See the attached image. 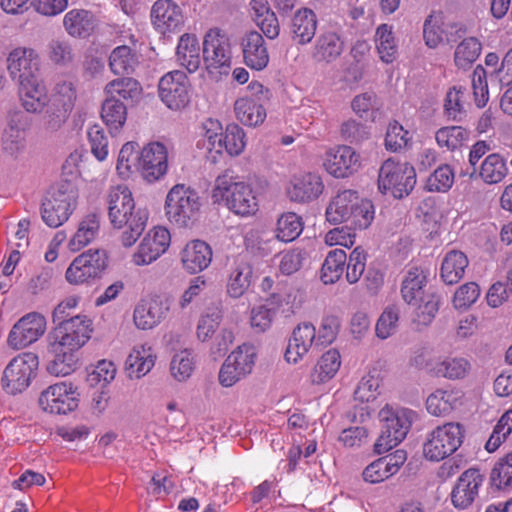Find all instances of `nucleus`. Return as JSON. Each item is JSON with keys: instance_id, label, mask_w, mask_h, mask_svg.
Here are the masks:
<instances>
[{"instance_id": "79ce46f5", "label": "nucleus", "mask_w": 512, "mask_h": 512, "mask_svg": "<svg viewBox=\"0 0 512 512\" xmlns=\"http://www.w3.org/2000/svg\"><path fill=\"white\" fill-rule=\"evenodd\" d=\"M341 365L340 354L335 349L325 352L312 369L309 378L313 384H322L332 379Z\"/></svg>"}, {"instance_id": "393cba45", "label": "nucleus", "mask_w": 512, "mask_h": 512, "mask_svg": "<svg viewBox=\"0 0 512 512\" xmlns=\"http://www.w3.org/2000/svg\"><path fill=\"white\" fill-rule=\"evenodd\" d=\"M244 63L251 69L261 71L269 63V53L262 35L256 31L245 34L241 39Z\"/></svg>"}, {"instance_id": "9d476101", "label": "nucleus", "mask_w": 512, "mask_h": 512, "mask_svg": "<svg viewBox=\"0 0 512 512\" xmlns=\"http://www.w3.org/2000/svg\"><path fill=\"white\" fill-rule=\"evenodd\" d=\"M106 266L107 258L104 251L88 250L71 262L65 278L72 285L87 284L100 278Z\"/></svg>"}, {"instance_id": "f3484780", "label": "nucleus", "mask_w": 512, "mask_h": 512, "mask_svg": "<svg viewBox=\"0 0 512 512\" xmlns=\"http://www.w3.org/2000/svg\"><path fill=\"white\" fill-rule=\"evenodd\" d=\"M7 70L17 84L40 76V58L30 47H16L7 57Z\"/></svg>"}, {"instance_id": "412c9836", "label": "nucleus", "mask_w": 512, "mask_h": 512, "mask_svg": "<svg viewBox=\"0 0 512 512\" xmlns=\"http://www.w3.org/2000/svg\"><path fill=\"white\" fill-rule=\"evenodd\" d=\"M169 308L168 299L159 296L143 299L134 308L133 322L140 330H151L166 318Z\"/></svg>"}, {"instance_id": "f257e3e1", "label": "nucleus", "mask_w": 512, "mask_h": 512, "mask_svg": "<svg viewBox=\"0 0 512 512\" xmlns=\"http://www.w3.org/2000/svg\"><path fill=\"white\" fill-rule=\"evenodd\" d=\"M373 203L354 190L338 192L329 202L325 216L331 224L348 223L354 229L368 228L374 219Z\"/></svg>"}, {"instance_id": "338daca9", "label": "nucleus", "mask_w": 512, "mask_h": 512, "mask_svg": "<svg viewBox=\"0 0 512 512\" xmlns=\"http://www.w3.org/2000/svg\"><path fill=\"white\" fill-rule=\"evenodd\" d=\"M366 253L361 247H356L349 255L346 269V280L350 284L357 283L366 267Z\"/></svg>"}, {"instance_id": "e433bc0d", "label": "nucleus", "mask_w": 512, "mask_h": 512, "mask_svg": "<svg viewBox=\"0 0 512 512\" xmlns=\"http://www.w3.org/2000/svg\"><path fill=\"white\" fill-rule=\"evenodd\" d=\"M63 25L69 35L85 38L94 31L96 19L87 10L72 9L65 14Z\"/></svg>"}, {"instance_id": "423d86ee", "label": "nucleus", "mask_w": 512, "mask_h": 512, "mask_svg": "<svg viewBox=\"0 0 512 512\" xmlns=\"http://www.w3.org/2000/svg\"><path fill=\"white\" fill-rule=\"evenodd\" d=\"M464 430L459 423L438 425L426 434L423 455L432 462H440L455 453L463 443Z\"/></svg>"}, {"instance_id": "72a5a7b5", "label": "nucleus", "mask_w": 512, "mask_h": 512, "mask_svg": "<svg viewBox=\"0 0 512 512\" xmlns=\"http://www.w3.org/2000/svg\"><path fill=\"white\" fill-rule=\"evenodd\" d=\"M148 221V212L138 208L128 214L121 225H112L116 229H124L120 236L122 246L132 247L144 232Z\"/></svg>"}, {"instance_id": "8fccbe9b", "label": "nucleus", "mask_w": 512, "mask_h": 512, "mask_svg": "<svg viewBox=\"0 0 512 512\" xmlns=\"http://www.w3.org/2000/svg\"><path fill=\"white\" fill-rule=\"evenodd\" d=\"M426 282V276L420 268H411L405 276L401 293L403 299L408 303L412 304L421 298L423 294V287Z\"/></svg>"}, {"instance_id": "cd10ccee", "label": "nucleus", "mask_w": 512, "mask_h": 512, "mask_svg": "<svg viewBox=\"0 0 512 512\" xmlns=\"http://www.w3.org/2000/svg\"><path fill=\"white\" fill-rule=\"evenodd\" d=\"M212 261V249L204 241L193 240L188 242L181 251L183 268L195 274L205 270Z\"/></svg>"}, {"instance_id": "09e8293b", "label": "nucleus", "mask_w": 512, "mask_h": 512, "mask_svg": "<svg viewBox=\"0 0 512 512\" xmlns=\"http://www.w3.org/2000/svg\"><path fill=\"white\" fill-rule=\"evenodd\" d=\"M101 117L110 132H117L126 122V106L119 99L107 97L102 105Z\"/></svg>"}, {"instance_id": "864d4df0", "label": "nucleus", "mask_w": 512, "mask_h": 512, "mask_svg": "<svg viewBox=\"0 0 512 512\" xmlns=\"http://www.w3.org/2000/svg\"><path fill=\"white\" fill-rule=\"evenodd\" d=\"M256 356L257 354L254 346L250 344H242L233 350L226 359L230 361L244 377H246L253 370Z\"/></svg>"}, {"instance_id": "6e6552de", "label": "nucleus", "mask_w": 512, "mask_h": 512, "mask_svg": "<svg viewBox=\"0 0 512 512\" xmlns=\"http://www.w3.org/2000/svg\"><path fill=\"white\" fill-rule=\"evenodd\" d=\"M39 367L38 355L22 352L12 358L3 371L1 386L8 394H18L26 390L36 377Z\"/></svg>"}, {"instance_id": "a211bd4d", "label": "nucleus", "mask_w": 512, "mask_h": 512, "mask_svg": "<svg viewBox=\"0 0 512 512\" xmlns=\"http://www.w3.org/2000/svg\"><path fill=\"white\" fill-rule=\"evenodd\" d=\"M325 170L335 178H348L361 168V157L352 147L340 145L325 153Z\"/></svg>"}, {"instance_id": "39448f33", "label": "nucleus", "mask_w": 512, "mask_h": 512, "mask_svg": "<svg viewBox=\"0 0 512 512\" xmlns=\"http://www.w3.org/2000/svg\"><path fill=\"white\" fill-rule=\"evenodd\" d=\"M377 183L381 193L401 199L414 189L416 172L408 162L388 158L379 168Z\"/></svg>"}, {"instance_id": "473e14b6", "label": "nucleus", "mask_w": 512, "mask_h": 512, "mask_svg": "<svg viewBox=\"0 0 512 512\" xmlns=\"http://www.w3.org/2000/svg\"><path fill=\"white\" fill-rule=\"evenodd\" d=\"M317 29L315 13L308 8L299 9L291 20V34L293 40L300 45L311 42Z\"/></svg>"}, {"instance_id": "a18cd8bd", "label": "nucleus", "mask_w": 512, "mask_h": 512, "mask_svg": "<svg viewBox=\"0 0 512 512\" xmlns=\"http://www.w3.org/2000/svg\"><path fill=\"white\" fill-rule=\"evenodd\" d=\"M252 269L246 263H238L232 269L227 280V293L232 298L242 297L251 284Z\"/></svg>"}, {"instance_id": "774afa93", "label": "nucleus", "mask_w": 512, "mask_h": 512, "mask_svg": "<svg viewBox=\"0 0 512 512\" xmlns=\"http://www.w3.org/2000/svg\"><path fill=\"white\" fill-rule=\"evenodd\" d=\"M48 57L56 65L67 66L73 62L74 54L67 41L52 40L48 45Z\"/></svg>"}, {"instance_id": "37998d69", "label": "nucleus", "mask_w": 512, "mask_h": 512, "mask_svg": "<svg viewBox=\"0 0 512 512\" xmlns=\"http://www.w3.org/2000/svg\"><path fill=\"white\" fill-rule=\"evenodd\" d=\"M104 91L109 98L136 101L142 94V87L136 79L124 77L107 83Z\"/></svg>"}, {"instance_id": "6ab92c4d", "label": "nucleus", "mask_w": 512, "mask_h": 512, "mask_svg": "<svg viewBox=\"0 0 512 512\" xmlns=\"http://www.w3.org/2000/svg\"><path fill=\"white\" fill-rule=\"evenodd\" d=\"M29 122L22 113L13 114L1 135V148L4 154L17 158L22 154L27 145V132Z\"/></svg>"}, {"instance_id": "13d9d810", "label": "nucleus", "mask_w": 512, "mask_h": 512, "mask_svg": "<svg viewBox=\"0 0 512 512\" xmlns=\"http://www.w3.org/2000/svg\"><path fill=\"white\" fill-rule=\"evenodd\" d=\"M222 150L230 156H239L246 147V134L244 130L237 124H230L226 127L223 139Z\"/></svg>"}, {"instance_id": "e2e57ef3", "label": "nucleus", "mask_w": 512, "mask_h": 512, "mask_svg": "<svg viewBox=\"0 0 512 512\" xmlns=\"http://www.w3.org/2000/svg\"><path fill=\"white\" fill-rule=\"evenodd\" d=\"M399 322V310L396 306H388L380 315L376 323V335L380 339H387L392 336Z\"/></svg>"}, {"instance_id": "6e6d98bb", "label": "nucleus", "mask_w": 512, "mask_h": 512, "mask_svg": "<svg viewBox=\"0 0 512 512\" xmlns=\"http://www.w3.org/2000/svg\"><path fill=\"white\" fill-rule=\"evenodd\" d=\"M137 148L138 144L135 142H127L122 146L116 165V170L121 177L127 178L133 171H139Z\"/></svg>"}, {"instance_id": "1a4fd4ad", "label": "nucleus", "mask_w": 512, "mask_h": 512, "mask_svg": "<svg viewBox=\"0 0 512 512\" xmlns=\"http://www.w3.org/2000/svg\"><path fill=\"white\" fill-rule=\"evenodd\" d=\"M76 204L77 193L68 184L52 188L42 203V219L49 227H59L69 219Z\"/></svg>"}, {"instance_id": "c03bdc74", "label": "nucleus", "mask_w": 512, "mask_h": 512, "mask_svg": "<svg viewBox=\"0 0 512 512\" xmlns=\"http://www.w3.org/2000/svg\"><path fill=\"white\" fill-rule=\"evenodd\" d=\"M507 173L506 161L498 153L488 155L479 168V176L486 184L500 183Z\"/></svg>"}, {"instance_id": "c756f323", "label": "nucleus", "mask_w": 512, "mask_h": 512, "mask_svg": "<svg viewBox=\"0 0 512 512\" xmlns=\"http://www.w3.org/2000/svg\"><path fill=\"white\" fill-rule=\"evenodd\" d=\"M324 190L321 177L317 174L306 173L294 177L287 192L291 200L309 202L317 199Z\"/></svg>"}, {"instance_id": "9b49d317", "label": "nucleus", "mask_w": 512, "mask_h": 512, "mask_svg": "<svg viewBox=\"0 0 512 512\" xmlns=\"http://www.w3.org/2000/svg\"><path fill=\"white\" fill-rule=\"evenodd\" d=\"M40 408L50 414H67L78 407L79 394L72 383L59 382L50 385L39 396Z\"/></svg>"}, {"instance_id": "bb28decb", "label": "nucleus", "mask_w": 512, "mask_h": 512, "mask_svg": "<svg viewBox=\"0 0 512 512\" xmlns=\"http://www.w3.org/2000/svg\"><path fill=\"white\" fill-rule=\"evenodd\" d=\"M343 37L336 31H323L317 37L312 57L318 63H332L336 61L344 51Z\"/></svg>"}, {"instance_id": "bf43d9fd", "label": "nucleus", "mask_w": 512, "mask_h": 512, "mask_svg": "<svg viewBox=\"0 0 512 512\" xmlns=\"http://www.w3.org/2000/svg\"><path fill=\"white\" fill-rule=\"evenodd\" d=\"M435 138L440 147L453 151L468 139V132L460 126L443 127L436 132Z\"/></svg>"}, {"instance_id": "58836bf2", "label": "nucleus", "mask_w": 512, "mask_h": 512, "mask_svg": "<svg viewBox=\"0 0 512 512\" xmlns=\"http://www.w3.org/2000/svg\"><path fill=\"white\" fill-rule=\"evenodd\" d=\"M138 65V54L127 45L115 47L109 55V67L115 75L132 74Z\"/></svg>"}, {"instance_id": "4c0bfd02", "label": "nucleus", "mask_w": 512, "mask_h": 512, "mask_svg": "<svg viewBox=\"0 0 512 512\" xmlns=\"http://www.w3.org/2000/svg\"><path fill=\"white\" fill-rule=\"evenodd\" d=\"M468 264V258L462 251L447 252L441 265L442 280L449 285L458 283L463 278Z\"/></svg>"}, {"instance_id": "2eb2a0df", "label": "nucleus", "mask_w": 512, "mask_h": 512, "mask_svg": "<svg viewBox=\"0 0 512 512\" xmlns=\"http://www.w3.org/2000/svg\"><path fill=\"white\" fill-rule=\"evenodd\" d=\"M170 233L164 227H155L141 240L136 251L131 255L135 266H147L163 255L170 245Z\"/></svg>"}, {"instance_id": "aec40b11", "label": "nucleus", "mask_w": 512, "mask_h": 512, "mask_svg": "<svg viewBox=\"0 0 512 512\" xmlns=\"http://www.w3.org/2000/svg\"><path fill=\"white\" fill-rule=\"evenodd\" d=\"M483 482L484 477L478 469L464 471L450 493L452 505L459 510L468 509L477 498Z\"/></svg>"}, {"instance_id": "4be33fe9", "label": "nucleus", "mask_w": 512, "mask_h": 512, "mask_svg": "<svg viewBox=\"0 0 512 512\" xmlns=\"http://www.w3.org/2000/svg\"><path fill=\"white\" fill-rule=\"evenodd\" d=\"M151 20L161 34L179 31L184 24L182 10L172 0H157L151 10Z\"/></svg>"}, {"instance_id": "603ef678", "label": "nucleus", "mask_w": 512, "mask_h": 512, "mask_svg": "<svg viewBox=\"0 0 512 512\" xmlns=\"http://www.w3.org/2000/svg\"><path fill=\"white\" fill-rule=\"evenodd\" d=\"M195 369V360L192 351L183 349L174 354L170 363L171 375L179 382L191 377Z\"/></svg>"}, {"instance_id": "f03ea898", "label": "nucleus", "mask_w": 512, "mask_h": 512, "mask_svg": "<svg viewBox=\"0 0 512 512\" xmlns=\"http://www.w3.org/2000/svg\"><path fill=\"white\" fill-rule=\"evenodd\" d=\"M211 197L214 203L223 204L236 215L249 216L258 210L257 196L251 184L229 171L215 179Z\"/></svg>"}, {"instance_id": "c85d7f7f", "label": "nucleus", "mask_w": 512, "mask_h": 512, "mask_svg": "<svg viewBox=\"0 0 512 512\" xmlns=\"http://www.w3.org/2000/svg\"><path fill=\"white\" fill-rule=\"evenodd\" d=\"M156 354L149 344L132 348L125 362V370L130 379H140L148 374L155 365Z\"/></svg>"}, {"instance_id": "a878e982", "label": "nucleus", "mask_w": 512, "mask_h": 512, "mask_svg": "<svg viewBox=\"0 0 512 512\" xmlns=\"http://www.w3.org/2000/svg\"><path fill=\"white\" fill-rule=\"evenodd\" d=\"M108 216L112 225H121L125 217L138 208L125 185L111 187L107 194Z\"/></svg>"}, {"instance_id": "4468645a", "label": "nucleus", "mask_w": 512, "mask_h": 512, "mask_svg": "<svg viewBox=\"0 0 512 512\" xmlns=\"http://www.w3.org/2000/svg\"><path fill=\"white\" fill-rule=\"evenodd\" d=\"M92 321L86 315H76L58 324L53 343L78 351L91 337Z\"/></svg>"}, {"instance_id": "5701e85b", "label": "nucleus", "mask_w": 512, "mask_h": 512, "mask_svg": "<svg viewBox=\"0 0 512 512\" xmlns=\"http://www.w3.org/2000/svg\"><path fill=\"white\" fill-rule=\"evenodd\" d=\"M317 344L315 326L307 322L301 323L292 332L285 351V360L290 364H297Z\"/></svg>"}, {"instance_id": "b1692460", "label": "nucleus", "mask_w": 512, "mask_h": 512, "mask_svg": "<svg viewBox=\"0 0 512 512\" xmlns=\"http://www.w3.org/2000/svg\"><path fill=\"white\" fill-rule=\"evenodd\" d=\"M18 95L28 113H41L49 103L48 90L41 76L19 83Z\"/></svg>"}, {"instance_id": "69168bd1", "label": "nucleus", "mask_w": 512, "mask_h": 512, "mask_svg": "<svg viewBox=\"0 0 512 512\" xmlns=\"http://www.w3.org/2000/svg\"><path fill=\"white\" fill-rule=\"evenodd\" d=\"M491 480L498 488L512 485V450L495 464L491 472Z\"/></svg>"}, {"instance_id": "f8f14e48", "label": "nucleus", "mask_w": 512, "mask_h": 512, "mask_svg": "<svg viewBox=\"0 0 512 512\" xmlns=\"http://www.w3.org/2000/svg\"><path fill=\"white\" fill-rule=\"evenodd\" d=\"M47 322L38 312H30L22 316L11 328L7 344L14 350L24 349L37 342L45 333Z\"/></svg>"}, {"instance_id": "49530a36", "label": "nucleus", "mask_w": 512, "mask_h": 512, "mask_svg": "<svg viewBox=\"0 0 512 512\" xmlns=\"http://www.w3.org/2000/svg\"><path fill=\"white\" fill-rule=\"evenodd\" d=\"M347 262V255L343 249L331 250L321 268V280L325 284L337 282L344 272V266Z\"/></svg>"}, {"instance_id": "5fc2aeb1", "label": "nucleus", "mask_w": 512, "mask_h": 512, "mask_svg": "<svg viewBox=\"0 0 512 512\" xmlns=\"http://www.w3.org/2000/svg\"><path fill=\"white\" fill-rule=\"evenodd\" d=\"M77 100L76 83L72 80H61L53 88L52 104L72 111Z\"/></svg>"}, {"instance_id": "7ed1b4c3", "label": "nucleus", "mask_w": 512, "mask_h": 512, "mask_svg": "<svg viewBox=\"0 0 512 512\" xmlns=\"http://www.w3.org/2000/svg\"><path fill=\"white\" fill-rule=\"evenodd\" d=\"M382 424L381 434L375 443V451L385 453L402 442L413 422L414 412L407 408L386 404L378 414Z\"/></svg>"}, {"instance_id": "4d7b16f0", "label": "nucleus", "mask_w": 512, "mask_h": 512, "mask_svg": "<svg viewBox=\"0 0 512 512\" xmlns=\"http://www.w3.org/2000/svg\"><path fill=\"white\" fill-rule=\"evenodd\" d=\"M433 370L437 376L453 380L462 379L468 374L470 363L464 358H448L436 363Z\"/></svg>"}, {"instance_id": "ddd939ff", "label": "nucleus", "mask_w": 512, "mask_h": 512, "mask_svg": "<svg viewBox=\"0 0 512 512\" xmlns=\"http://www.w3.org/2000/svg\"><path fill=\"white\" fill-rule=\"evenodd\" d=\"M158 90L161 100L171 110H180L190 101V83L182 71L166 73L159 81Z\"/></svg>"}, {"instance_id": "ea45409f", "label": "nucleus", "mask_w": 512, "mask_h": 512, "mask_svg": "<svg viewBox=\"0 0 512 512\" xmlns=\"http://www.w3.org/2000/svg\"><path fill=\"white\" fill-rule=\"evenodd\" d=\"M100 229V219L97 214L85 216L79 223L77 231L69 240L68 248L72 252H78L90 244L97 236Z\"/></svg>"}, {"instance_id": "3c124183", "label": "nucleus", "mask_w": 512, "mask_h": 512, "mask_svg": "<svg viewBox=\"0 0 512 512\" xmlns=\"http://www.w3.org/2000/svg\"><path fill=\"white\" fill-rule=\"evenodd\" d=\"M303 231L302 218L296 213L282 214L277 221L276 237L283 242L295 240Z\"/></svg>"}, {"instance_id": "20e7f679", "label": "nucleus", "mask_w": 512, "mask_h": 512, "mask_svg": "<svg viewBox=\"0 0 512 512\" xmlns=\"http://www.w3.org/2000/svg\"><path fill=\"white\" fill-rule=\"evenodd\" d=\"M201 206V197L194 188L186 184H176L166 195L164 209L171 223L187 227L196 219Z\"/></svg>"}, {"instance_id": "052dcab7", "label": "nucleus", "mask_w": 512, "mask_h": 512, "mask_svg": "<svg viewBox=\"0 0 512 512\" xmlns=\"http://www.w3.org/2000/svg\"><path fill=\"white\" fill-rule=\"evenodd\" d=\"M455 174L453 169L447 165H441L428 177L426 187L430 192L445 193L454 184Z\"/></svg>"}, {"instance_id": "a19ab883", "label": "nucleus", "mask_w": 512, "mask_h": 512, "mask_svg": "<svg viewBox=\"0 0 512 512\" xmlns=\"http://www.w3.org/2000/svg\"><path fill=\"white\" fill-rule=\"evenodd\" d=\"M374 38L380 60L386 64L393 63L398 56V44L393 27L388 24L379 25Z\"/></svg>"}, {"instance_id": "2f4dec72", "label": "nucleus", "mask_w": 512, "mask_h": 512, "mask_svg": "<svg viewBox=\"0 0 512 512\" xmlns=\"http://www.w3.org/2000/svg\"><path fill=\"white\" fill-rule=\"evenodd\" d=\"M234 113L239 122L250 127H256L266 119V109L260 98L250 96H242L235 101Z\"/></svg>"}, {"instance_id": "de8ad7c7", "label": "nucleus", "mask_w": 512, "mask_h": 512, "mask_svg": "<svg viewBox=\"0 0 512 512\" xmlns=\"http://www.w3.org/2000/svg\"><path fill=\"white\" fill-rule=\"evenodd\" d=\"M481 51V42L476 37H467L456 46L454 51V63L459 69H469L478 59Z\"/></svg>"}, {"instance_id": "dca6fc26", "label": "nucleus", "mask_w": 512, "mask_h": 512, "mask_svg": "<svg viewBox=\"0 0 512 512\" xmlns=\"http://www.w3.org/2000/svg\"><path fill=\"white\" fill-rule=\"evenodd\" d=\"M139 171L143 178L153 183L163 178L168 170V150L161 142L145 145L138 159Z\"/></svg>"}, {"instance_id": "0eeeda50", "label": "nucleus", "mask_w": 512, "mask_h": 512, "mask_svg": "<svg viewBox=\"0 0 512 512\" xmlns=\"http://www.w3.org/2000/svg\"><path fill=\"white\" fill-rule=\"evenodd\" d=\"M203 60L209 74H228L232 66V46L229 35L219 29H209L203 40Z\"/></svg>"}, {"instance_id": "0e129e2a", "label": "nucleus", "mask_w": 512, "mask_h": 512, "mask_svg": "<svg viewBox=\"0 0 512 512\" xmlns=\"http://www.w3.org/2000/svg\"><path fill=\"white\" fill-rule=\"evenodd\" d=\"M351 107L359 117L369 119L373 117L375 111L379 110L380 103L374 92H364L354 97Z\"/></svg>"}, {"instance_id": "f704fd0d", "label": "nucleus", "mask_w": 512, "mask_h": 512, "mask_svg": "<svg viewBox=\"0 0 512 512\" xmlns=\"http://www.w3.org/2000/svg\"><path fill=\"white\" fill-rule=\"evenodd\" d=\"M461 399V391L437 389L428 396L426 409L433 416H446L461 403Z\"/></svg>"}, {"instance_id": "680f3d73", "label": "nucleus", "mask_w": 512, "mask_h": 512, "mask_svg": "<svg viewBox=\"0 0 512 512\" xmlns=\"http://www.w3.org/2000/svg\"><path fill=\"white\" fill-rule=\"evenodd\" d=\"M411 140L409 131L405 130L397 121L389 123L385 137V147L392 152L406 148Z\"/></svg>"}, {"instance_id": "7c9ffc66", "label": "nucleus", "mask_w": 512, "mask_h": 512, "mask_svg": "<svg viewBox=\"0 0 512 512\" xmlns=\"http://www.w3.org/2000/svg\"><path fill=\"white\" fill-rule=\"evenodd\" d=\"M49 353L53 358L47 364L49 374L56 377H64L73 373L78 364V357L75 350H69L59 344L50 342Z\"/></svg>"}, {"instance_id": "c9c22d12", "label": "nucleus", "mask_w": 512, "mask_h": 512, "mask_svg": "<svg viewBox=\"0 0 512 512\" xmlns=\"http://www.w3.org/2000/svg\"><path fill=\"white\" fill-rule=\"evenodd\" d=\"M176 60L188 72H196L201 65L200 47L197 37L192 34H183L176 48Z\"/></svg>"}]
</instances>
